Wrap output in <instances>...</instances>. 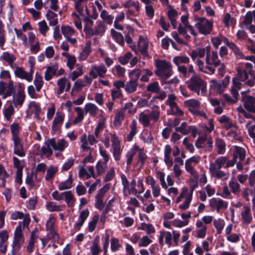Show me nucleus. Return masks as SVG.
<instances>
[{"instance_id": "69168bd1", "label": "nucleus", "mask_w": 255, "mask_h": 255, "mask_svg": "<svg viewBox=\"0 0 255 255\" xmlns=\"http://www.w3.org/2000/svg\"><path fill=\"white\" fill-rule=\"evenodd\" d=\"M28 107L32 112H34L35 117L38 118V114L41 112L39 105L35 102H31L29 103Z\"/></svg>"}, {"instance_id": "5701e85b", "label": "nucleus", "mask_w": 255, "mask_h": 255, "mask_svg": "<svg viewBox=\"0 0 255 255\" xmlns=\"http://www.w3.org/2000/svg\"><path fill=\"white\" fill-rule=\"evenodd\" d=\"M172 238V234L170 232L165 231H161L160 232L159 242L161 245L163 244L164 239L165 243L168 247H170L171 246Z\"/></svg>"}, {"instance_id": "680f3d73", "label": "nucleus", "mask_w": 255, "mask_h": 255, "mask_svg": "<svg viewBox=\"0 0 255 255\" xmlns=\"http://www.w3.org/2000/svg\"><path fill=\"white\" fill-rule=\"evenodd\" d=\"M99 220V216L98 215H94L92 220L89 222L88 224V230L90 232H92L94 231L97 227V223Z\"/></svg>"}, {"instance_id": "9d476101", "label": "nucleus", "mask_w": 255, "mask_h": 255, "mask_svg": "<svg viewBox=\"0 0 255 255\" xmlns=\"http://www.w3.org/2000/svg\"><path fill=\"white\" fill-rule=\"evenodd\" d=\"M11 140L13 144L14 154L21 157L25 156V151L22 138L20 137L12 138Z\"/></svg>"}, {"instance_id": "f3484780", "label": "nucleus", "mask_w": 255, "mask_h": 255, "mask_svg": "<svg viewBox=\"0 0 255 255\" xmlns=\"http://www.w3.org/2000/svg\"><path fill=\"white\" fill-rule=\"evenodd\" d=\"M32 67H31L30 72L28 73L25 71L22 68L16 67L14 70L15 76L20 79H23L28 82H31L32 80L33 71Z\"/></svg>"}, {"instance_id": "79ce46f5", "label": "nucleus", "mask_w": 255, "mask_h": 255, "mask_svg": "<svg viewBox=\"0 0 255 255\" xmlns=\"http://www.w3.org/2000/svg\"><path fill=\"white\" fill-rule=\"evenodd\" d=\"M9 177L8 174L6 171L4 167L0 165V187H4L5 186L6 179Z\"/></svg>"}, {"instance_id": "a211bd4d", "label": "nucleus", "mask_w": 255, "mask_h": 255, "mask_svg": "<svg viewBox=\"0 0 255 255\" xmlns=\"http://www.w3.org/2000/svg\"><path fill=\"white\" fill-rule=\"evenodd\" d=\"M242 100L244 106L247 110L251 112L255 110V97L244 95L242 96Z\"/></svg>"}, {"instance_id": "c03bdc74", "label": "nucleus", "mask_w": 255, "mask_h": 255, "mask_svg": "<svg viewBox=\"0 0 255 255\" xmlns=\"http://www.w3.org/2000/svg\"><path fill=\"white\" fill-rule=\"evenodd\" d=\"M229 186L231 189L232 192L235 194H238L240 192V185L235 180L234 177H233L229 182Z\"/></svg>"}, {"instance_id": "2f4dec72", "label": "nucleus", "mask_w": 255, "mask_h": 255, "mask_svg": "<svg viewBox=\"0 0 255 255\" xmlns=\"http://www.w3.org/2000/svg\"><path fill=\"white\" fill-rule=\"evenodd\" d=\"M54 144L52 145V148L55 150L62 151L68 145V142L64 139H61L56 141L54 138Z\"/></svg>"}, {"instance_id": "6e6552de", "label": "nucleus", "mask_w": 255, "mask_h": 255, "mask_svg": "<svg viewBox=\"0 0 255 255\" xmlns=\"http://www.w3.org/2000/svg\"><path fill=\"white\" fill-rule=\"evenodd\" d=\"M25 99L24 89L21 84L18 85V88L12 95V103L15 107H21Z\"/></svg>"}, {"instance_id": "774afa93", "label": "nucleus", "mask_w": 255, "mask_h": 255, "mask_svg": "<svg viewBox=\"0 0 255 255\" xmlns=\"http://www.w3.org/2000/svg\"><path fill=\"white\" fill-rule=\"evenodd\" d=\"M122 111L124 112L127 111L128 114L130 115H133L136 113V109L134 107L133 104L132 103L128 102L125 104Z\"/></svg>"}, {"instance_id": "423d86ee", "label": "nucleus", "mask_w": 255, "mask_h": 255, "mask_svg": "<svg viewBox=\"0 0 255 255\" xmlns=\"http://www.w3.org/2000/svg\"><path fill=\"white\" fill-rule=\"evenodd\" d=\"M176 96L173 94H170L166 101V104L170 107L168 111L169 114L177 116H182L184 115L183 111L179 108L175 102Z\"/></svg>"}, {"instance_id": "b1692460", "label": "nucleus", "mask_w": 255, "mask_h": 255, "mask_svg": "<svg viewBox=\"0 0 255 255\" xmlns=\"http://www.w3.org/2000/svg\"><path fill=\"white\" fill-rule=\"evenodd\" d=\"M57 86L58 89L57 93L58 95L61 94L66 88V91L69 90L70 89V84L66 78H62L57 81Z\"/></svg>"}, {"instance_id": "5fc2aeb1", "label": "nucleus", "mask_w": 255, "mask_h": 255, "mask_svg": "<svg viewBox=\"0 0 255 255\" xmlns=\"http://www.w3.org/2000/svg\"><path fill=\"white\" fill-rule=\"evenodd\" d=\"M199 69L204 73L212 74L215 72V68L213 65H198Z\"/></svg>"}, {"instance_id": "393cba45", "label": "nucleus", "mask_w": 255, "mask_h": 255, "mask_svg": "<svg viewBox=\"0 0 255 255\" xmlns=\"http://www.w3.org/2000/svg\"><path fill=\"white\" fill-rule=\"evenodd\" d=\"M211 176L216 178L226 181L229 178L230 174L229 172H225L221 169L209 170Z\"/></svg>"}, {"instance_id": "f8f14e48", "label": "nucleus", "mask_w": 255, "mask_h": 255, "mask_svg": "<svg viewBox=\"0 0 255 255\" xmlns=\"http://www.w3.org/2000/svg\"><path fill=\"white\" fill-rule=\"evenodd\" d=\"M156 74L162 80L168 79L172 72L169 65H157Z\"/></svg>"}, {"instance_id": "20e7f679", "label": "nucleus", "mask_w": 255, "mask_h": 255, "mask_svg": "<svg viewBox=\"0 0 255 255\" xmlns=\"http://www.w3.org/2000/svg\"><path fill=\"white\" fill-rule=\"evenodd\" d=\"M22 232L21 222H19L18 225L16 227L14 233L12 251L13 255H15L14 253L17 252L24 243V239Z\"/></svg>"}, {"instance_id": "a878e982", "label": "nucleus", "mask_w": 255, "mask_h": 255, "mask_svg": "<svg viewBox=\"0 0 255 255\" xmlns=\"http://www.w3.org/2000/svg\"><path fill=\"white\" fill-rule=\"evenodd\" d=\"M226 162V157L221 156L217 158L214 162H210L209 170L221 169Z\"/></svg>"}, {"instance_id": "bb28decb", "label": "nucleus", "mask_w": 255, "mask_h": 255, "mask_svg": "<svg viewBox=\"0 0 255 255\" xmlns=\"http://www.w3.org/2000/svg\"><path fill=\"white\" fill-rule=\"evenodd\" d=\"M184 104L188 110L193 114L198 110L200 105L199 101L194 99L186 100L184 102Z\"/></svg>"}, {"instance_id": "f257e3e1", "label": "nucleus", "mask_w": 255, "mask_h": 255, "mask_svg": "<svg viewBox=\"0 0 255 255\" xmlns=\"http://www.w3.org/2000/svg\"><path fill=\"white\" fill-rule=\"evenodd\" d=\"M200 156L194 155L186 159L185 162V169L189 174L190 186L192 190L198 186L199 174L195 166L200 162Z\"/></svg>"}, {"instance_id": "a18cd8bd", "label": "nucleus", "mask_w": 255, "mask_h": 255, "mask_svg": "<svg viewBox=\"0 0 255 255\" xmlns=\"http://www.w3.org/2000/svg\"><path fill=\"white\" fill-rule=\"evenodd\" d=\"M137 230L144 231L147 234H150L155 232L154 228L151 224L145 223H142L140 226L137 228Z\"/></svg>"}, {"instance_id": "37998d69", "label": "nucleus", "mask_w": 255, "mask_h": 255, "mask_svg": "<svg viewBox=\"0 0 255 255\" xmlns=\"http://www.w3.org/2000/svg\"><path fill=\"white\" fill-rule=\"evenodd\" d=\"M56 75V68L55 66H48L44 74V78L46 81L52 79L54 75Z\"/></svg>"}, {"instance_id": "6ab92c4d", "label": "nucleus", "mask_w": 255, "mask_h": 255, "mask_svg": "<svg viewBox=\"0 0 255 255\" xmlns=\"http://www.w3.org/2000/svg\"><path fill=\"white\" fill-rule=\"evenodd\" d=\"M89 214L90 212L89 210L87 209L82 210L80 213L78 221L76 223H75V224L74 225V228L75 230L77 231L80 230L84 222L89 217Z\"/></svg>"}, {"instance_id": "a19ab883", "label": "nucleus", "mask_w": 255, "mask_h": 255, "mask_svg": "<svg viewBox=\"0 0 255 255\" xmlns=\"http://www.w3.org/2000/svg\"><path fill=\"white\" fill-rule=\"evenodd\" d=\"M63 197H65V200L68 206L73 207L74 205L75 200L70 191H67L63 192Z\"/></svg>"}, {"instance_id": "4c0bfd02", "label": "nucleus", "mask_w": 255, "mask_h": 255, "mask_svg": "<svg viewBox=\"0 0 255 255\" xmlns=\"http://www.w3.org/2000/svg\"><path fill=\"white\" fill-rule=\"evenodd\" d=\"M21 127L19 124L13 123L10 126V132L11 133V138L20 137L19 132Z\"/></svg>"}, {"instance_id": "f704fd0d", "label": "nucleus", "mask_w": 255, "mask_h": 255, "mask_svg": "<svg viewBox=\"0 0 255 255\" xmlns=\"http://www.w3.org/2000/svg\"><path fill=\"white\" fill-rule=\"evenodd\" d=\"M246 154V151L245 148L239 146H236L234 151V157L237 160L239 158L240 161L245 159Z\"/></svg>"}, {"instance_id": "8fccbe9b", "label": "nucleus", "mask_w": 255, "mask_h": 255, "mask_svg": "<svg viewBox=\"0 0 255 255\" xmlns=\"http://www.w3.org/2000/svg\"><path fill=\"white\" fill-rule=\"evenodd\" d=\"M215 145L217 148V152L219 154H222L225 152L226 144L223 139L221 138L216 139Z\"/></svg>"}, {"instance_id": "c756f323", "label": "nucleus", "mask_w": 255, "mask_h": 255, "mask_svg": "<svg viewBox=\"0 0 255 255\" xmlns=\"http://www.w3.org/2000/svg\"><path fill=\"white\" fill-rule=\"evenodd\" d=\"M84 111L87 113H89L92 117H95L97 116L99 109L98 107L94 104L89 103L86 104L84 106Z\"/></svg>"}, {"instance_id": "e2e57ef3", "label": "nucleus", "mask_w": 255, "mask_h": 255, "mask_svg": "<svg viewBox=\"0 0 255 255\" xmlns=\"http://www.w3.org/2000/svg\"><path fill=\"white\" fill-rule=\"evenodd\" d=\"M75 111L77 114V117L75 119L73 124L76 125L82 122L84 118V113L82 109L80 107H76Z\"/></svg>"}, {"instance_id": "052dcab7", "label": "nucleus", "mask_w": 255, "mask_h": 255, "mask_svg": "<svg viewBox=\"0 0 255 255\" xmlns=\"http://www.w3.org/2000/svg\"><path fill=\"white\" fill-rule=\"evenodd\" d=\"M61 31L65 37L73 35L75 33V30L69 25H62L61 26Z\"/></svg>"}, {"instance_id": "09e8293b", "label": "nucleus", "mask_w": 255, "mask_h": 255, "mask_svg": "<svg viewBox=\"0 0 255 255\" xmlns=\"http://www.w3.org/2000/svg\"><path fill=\"white\" fill-rule=\"evenodd\" d=\"M138 149V147L137 146H134L128 151L126 154V157L127 158V163L128 165H129L131 163L133 157L137 152Z\"/></svg>"}, {"instance_id": "c9c22d12", "label": "nucleus", "mask_w": 255, "mask_h": 255, "mask_svg": "<svg viewBox=\"0 0 255 255\" xmlns=\"http://www.w3.org/2000/svg\"><path fill=\"white\" fill-rule=\"evenodd\" d=\"M14 107H15L14 105L11 104L3 109V116L7 121H9L11 117L14 114L15 110Z\"/></svg>"}, {"instance_id": "39448f33", "label": "nucleus", "mask_w": 255, "mask_h": 255, "mask_svg": "<svg viewBox=\"0 0 255 255\" xmlns=\"http://www.w3.org/2000/svg\"><path fill=\"white\" fill-rule=\"evenodd\" d=\"M196 20L198 22L195 24V26L200 33L207 35L211 32L213 28L212 22L204 17H197Z\"/></svg>"}, {"instance_id": "de8ad7c7", "label": "nucleus", "mask_w": 255, "mask_h": 255, "mask_svg": "<svg viewBox=\"0 0 255 255\" xmlns=\"http://www.w3.org/2000/svg\"><path fill=\"white\" fill-rule=\"evenodd\" d=\"M0 59L4 60L8 64H13V62L16 60V57L12 54H10L8 52H4L2 55L0 56Z\"/></svg>"}, {"instance_id": "1a4fd4ad", "label": "nucleus", "mask_w": 255, "mask_h": 255, "mask_svg": "<svg viewBox=\"0 0 255 255\" xmlns=\"http://www.w3.org/2000/svg\"><path fill=\"white\" fill-rule=\"evenodd\" d=\"M107 71V70L103 66L95 67L90 72V77L86 75L84 77L85 82L87 85H90L92 82V79L97 77L98 76H102Z\"/></svg>"}, {"instance_id": "0e129e2a", "label": "nucleus", "mask_w": 255, "mask_h": 255, "mask_svg": "<svg viewBox=\"0 0 255 255\" xmlns=\"http://www.w3.org/2000/svg\"><path fill=\"white\" fill-rule=\"evenodd\" d=\"M125 116V113L123 111L118 112L115 117L114 125L116 126L120 125L124 119Z\"/></svg>"}, {"instance_id": "7c9ffc66", "label": "nucleus", "mask_w": 255, "mask_h": 255, "mask_svg": "<svg viewBox=\"0 0 255 255\" xmlns=\"http://www.w3.org/2000/svg\"><path fill=\"white\" fill-rule=\"evenodd\" d=\"M137 86V80L131 79L125 85V91L128 94L134 93L136 91Z\"/></svg>"}, {"instance_id": "4d7b16f0", "label": "nucleus", "mask_w": 255, "mask_h": 255, "mask_svg": "<svg viewBox=\"0 0 255 255\" xmlns=\"http://www.w3.org/2000/svg\"><path fill=\"white\" fill-rule=\"evenodd\" d=\"M190 126H188L186 122L182 123L181 125L175 128V131L176 132H180L184 135H187L189 133V129Z\"/></svg>"}, {"instance_id": "473e14b6", "label": "nucleus", "mask_w": 255, "mask_h": 255, "mask_svg": "<svg viewBox=\"0 0 255 255\" xmlns=\"http://www.w3.org/2000/svg\"><path fill=\"white\" fill-rule=\"evenodd\" d=\"M38 237V230L36 229L31 232L30 239L28 244L27 246V250L29 252H32L35 242L36 240L37 239Z\"/></svg>"}, {"instance_id": "2eb2a0df", "label": "nucleus", "mask_w": 255, "mask_h": 255, "mask_svg": "<svg viewBox=\"0 0 255 255\" xmlns=\"http://www.w3.org/2000/svg\"><path fill=\"white\" fill-rule=\"evenodd\" d=\"M53 142L54 138H52L48 139L44 142L40 149L41 156L49 157L53 154L52 145L54 144Z\"/></svg>"}, {"instance_id": "13d9d810", "label": "nucleus", "mask_w": 255, "mask_h": 255, "mask_svg": "<svg viewBox=\"0 0 255 255\" xmlns=\"http://www.w3.org/2000/svg\"><path fill=\"white\" fill-rule=\"evenodd\" d=\"M58 171V167L56 166H50L47 170V173L45 176V179L47 181L50 180L53 178L54 175Z\"/></svg>"}, {"instance_id": "f03ea898", "label": "nucleus", "mask_w": 255, "mask_h": 255, "mask_svg": "<svg viewBox=\"0 0 255 255\" xmlns=\"http://www.w3.org/2000/svg\"><path fill=\"white\" fill-rule=\"evenodd\" d=\"M187 84L188 88L198 96H204L207 92V82L197 75L192 76Z\"/></svg>"}, {"instance_id": "ddd939ff", "label": "nucleus", "mask_w": 255, "mask_h": 255, "mask_svg": "<svg viewBox=\"0 0 255 255\" xmlns=\"http://www.w3.org/2000/svg\"><path fill=\"white\" fill-rule=\"evenodd\" d=\"M229 77H226L222 82H218L216 80L211 81V87L217 93H221L229 84Z\"/></svg>"}, {"instance_id": "6e6d98bb", "label": "nucleus", "mask_w": 255, "mask_h": 255, "mask_svg": "<svg viewBox=\"0 0 255 255\" xmlns=\"http://www.w3.org/2000/svg\"><path fill=\"white\" fill-rule=\"evenodd\" d=\"M193 190L192 189L190 191H189L187 188H182L180 195L176 199V202L179 203L183 198L185 199L187 196L193 194Z\"/></svg>"}, {"instance_id": "9b49d317", "label": "nucleus", "mask_w": 255, "mask_h": 255, "mask_svg": "<svg viewBox=\"0 0 255 255\" xmlns=\"http://www.w3.org/2000/svg\"><path fill=\"white\" fill-rule=\"evenodd\" d=\"M148 42L142 36H140L138 42V50L141 54V58L144 60L151 58L148 53Z\"/></svg>"}, {"instance_id": "338daca9", "label": "nucleus", "mask_w": 255, "mask_h": 255, "mask_svg": "<svg viewBox=\"0 0 255 255\" xmlns=\"http://www.w3.org/2000/svg\"><path fill=\"white\" fill-rule=\"evenodd\" d=\"M80 140L82 143L81 148L84 151H86L90 148L89 146L90 144L89 143L88 137L85 134H83L81 136Z\"/></svg>"}, {"instance_id": "aec40b11", "label": "nucleus", "mask_w": 255, "mask_h": 255, "mask_svg": "<svg viewBox=\"0 0 255 255\" xmlns=\"http://www.w3.org/2000/svg\"><path fill=\"white\" fill-rule=\"evenodd\" d=\"M88 170L83 167L80 168L79 171V176L80 178H84L86 179L92 177L94 178L96 177V174L94 172V168L93 166L87 167Z\"/></svg>"}, {"instance_id": "603ef678", "label": "nucleus", "mask_w": 255, "mask_h": 255, "mask_svg": "<svg viewBox=\"0 0 255 255\" xmlns=\"http://www.w3.org/2000/svg\"><path fill=\"white\" fill-rule=\"evenodd\" d=\"M92 19L90 16H86L83 19V21L85 23L83 30L87 35H88L89 33L88 29L92 28V27L94 24V21Z\"/></svg>"}, {"instance_id": "cd10ccee", "label": "nucleus", "mask_w": 255, "mask_h": 255, "mask_svg": "<svg viewBox=\"0 0 255 255\" xmlns=\"http://www.w3.org/2000/svg\"><path fill=\"white\" fill-rule=\"evenodd\" d=\"M242 222L244 224H249L251 223L253 218L251 214L250 208L248 206H244L241 212Z\"/></svg>"}, {"instance_id": "4be33fe9", "label": "nucleus", "mask_w": 255, "mask_h": 255, "mask_svg": "<svg viewBox=\"0 0 255 255\" xmlns=\"http://www.w3.org/2000/svg\"><path fill=\"white\" fill-rule=\"evenodd\" d=\"M106 26L104 22L102 21H100L97 25L95 27L94 29L93 28H89L88 31L89 33L88 35L92 36L94 35H98L100 34L104 33L105 31Z\"/></svg>"}, {"instance_id": "864d4df0", "label": "nucleus", "mask_w": 255, "mask_h": 255, "mask_svg": "<svg viewBox=\"0 0 255 255\" xmlns=\"http://www.w3.org/2000/svg\"><path fill=\"white\" fill-rule=\"evenodd\" d=\"M107 163L99 161L96 164V172L97 175H100L104 173L107 168Z\"/></svg>"}, {"instance_id": "bf43d9fd", "label": "nucleus", "mask_w": 255, "mask_h": 255, "mask_svg": "<svg viewBox=\"0 0 255 255\" xmlns=\"http://www.w3.org/2000/svg\"><path fill=\"white\" fill-rule=\"evenodd\" d=\"M100 16L108 24H111L113 23L114 16L108 14V12L105 9L102 10Z\"/></svg>"}, {"instance_id": "7ed1b4c3", "label": "nucleus", "mask_w": 255, "mask_h": 255, "mask_svg": "<svg viewBox=\"0 0 255 255\" xmlns=\"http://www.w3.org/2000/svg\"><path fill=\"white\" fill-rule=\"evenodd\" d=\"M110 141L112 142L114 158L116 161H118L121 158L122 149L119 138L115 133H108L106 134L105 138L102 140L107 148L110 147Z\"/></svg>"}, {"instance_id": "49530a36", "label": "nucleus", "mask_w": 255, "mask_h": 255, "mask_svg": "<svg viewBox=\"0 0 255 255\" xmlns=\"http://www.w3.org/2000/svg\"><path fill=\"white\" fill-rule=\"evenodd\" d=\"M139 122L143 127H147L150 125V118L148 115L141 112L139 115Z\"/></svg>"}, {"instance_id": "0eeeda50", "label": "nucleus", "mask_w": 255, "mask_h": 255, "mask_svg": "<svg viewBox=\"0 0 255 255\" xmlns=\"http://www.w3.org/2000/svg\"><path fill=\"white\" fill-rule=\"evenodd\" d=\"M14 92L15 87L11 80H10L8 83L0 82V96L2 99H5L12 96Z\"/></svg>"}, {"instance_id": "3c124183", "label": "nucleus", "mask_w": 255, "mask_h": 255, "mask_svg": "<svg viewBox=\"0 0 255 255\" xmlns=\"http://www.w3.org/2000/svg\"><path fill=\"white\" fill-rule=\"evenodd\" d=\"M33 83L35 86L36 91L38 92L39 91L43 86L44 81L43 80L42 77L38 73H36Z\"/></svg>"}, {"instance_id": "72a5a7b5", "label": "nucleus", "mask_w": 255, "mask_h": 255, "mask_svg": "<svg viewBox=\"0 0 255 255\" xmlns=\"http://www.w3.org/2000/svg\"><path fill=\"white\" fill-rule=\"evenodd\" d=\"M73 187V179L71 176L65 181H62L58 184V188L59 190L69 189Z\"/></svg>"}, {"instance_id": "4468645a", "label": "nucleus", "mask_w": 255, "mask_h": 255, "mask_svg": "<svg viewBox=\"0 0 255 255\" xmlns=\"http://www.w3.org/2000/svg\"><path fill=\"white\" fill-rule=\"evenodd\" d=\"M209 205L211 208L216 209L219 212L221 210L227 209L228 204L221 199L212 198L209 200Z\"/></svg>"}, {"instance_id": "412c9836", "label": "nucleus", "mask_w": 255, "mask_h": 255, "mask_svg": "<svg viewBox=\"0 0 255 255\" xmlns=\"http://www.w3.org/2000/svg\"><path fill=\"white\" fill-rule=\"evenodd\" d=\"M65 118L64 114L61 112H57L52 122V128L54 130L58 129L62 124Z\"/></svg>"}, {"instance_id": "dca6fc26", "label": "nucleus", "mask_w": 255, "mask_h": 255, "mask_svg": "<svg viewBox=\"0 0 255 255\" xmlns=\"http://www.w3.org/2000/svg\"><path fill=\"white\" fill-rule=\"evenodd\" d=\"M251 68V65H246L245 67L237 68V74L235 79L237 81H245L248 78V73Z\"/></svg>"}, {"instance_id": "ea45409f", "label": "nucleus", "mask_w": 255, "mask_h": 255, "mask_svg": "<svg viewBox=\"0 0 255 255\" xmlns=\"http://www.w3.org/2000/svg\"><path fill=\"white\" fill-rule=\"evenodd\" d=\"M137 121L133 119L132 121V122L129 126V128H130V131L129 133V134L127 135V139L128 141H130L133 136L136 134L137 133Z\"/></svg>"}, {"instance_id": "c85d7f7f", "label": "nucleus", "mask_w": 255, "mask_h": 255, "mask_svg": "<svg viewBox=\"0 0 255 255\" xmlns=\"http://www.w3.org/2000/svg\"><path fill=\"white\" fill-rule=\"evenodd\" d=\"M196 226L197 228V236L199 238L203 239L207 233V228L200 220H197L196 222Z\"/></svg>"}, {"instance_id": "e433bc0d", "label": "nucleus", "mask_w": 255, "mask_h": 255, "mask_svg": "<svg viewBox=\"0 0 255 255\" xmlns=\"http://www.w3.org/2000/svg\"><path fill=\"white\" fill-rule=\"evenodd\" d=\"M111 35L114 39L120 45L123 46L125 44V40L121 32H117L114 29L111 30Z\"/></svg>"}, {"instance_id": "58836bf2", "label": "nucleus", "mask_w": 255, "mask_h": 255, "mask_svg": "<svg viewBox=\"0 0 255 255\" xmlns=\"http://www.w3.org/2000/svg\"><path fill=\"white\" fill-rule=\"evenodd\" d=\"M213 223L216 229L217 234H221L225 226L224 220L222 218H218L214 220Z\"/></svg>"}]
</instances>
